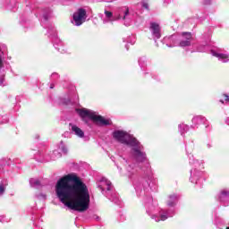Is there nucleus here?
Listing matches in <instances>:
<instances>
[{
  "instance_id": "16",
  "label": "nucleus",
  "mask_w": 229,
  "mask_h": 229,
  "mask_svg": "<svg viewBox=\"0 0 229 229\" xmlns=\"http://www.w3.org/2000/svg\"><path fill=\"white\" fill-rule=\"evenodd\" d=\"M52 13H53V11H51V9H47L43 13V17L41 19V25L44 26L45 28H47V26H46V23L47 22V21H49V19H51Z\"/></svg>"
},
{
  "instance_id": "35",
  "label": "nucleus",
  "mask_w": 229,
  "mask_h": 229,
  "mask_svg": "<svg viewBox=\"0 0 229 229\" xmlns=\"http://www.w3.org/2000/svg\"><path fill=\"white\" fill-rule=\"evenodd\" d=\"M220 103H223V104H225V100H223V99H220Z\"/></svg>"
},
{
  "instance_id": "34",
  "label": "nucleus",
  "mask_w": 229,
  "mask_h": 229,
  "mask_svg": "<svg viewBox=\"0 0 229 229\" xmlns=\"http://www.w3.org/2000/svg\"><path fill=\"white\" fill-rule=\"evenodd\" d=\"M50 89H55V84H51Z\"/></svg>"
},
{
  "instance_id": "10",
  "label": "nucleus",
  "mask_w": 229,
  "mask_h": 229,
  "mask_svg": "<svg viewBox=\"0 0 229 229\" xmlns=\"http://www.w3.org/2000/svg\"><path fill=\"white\" fill-rule=\"evenodd\" d=\"M51 32L54 35L53 42L55 49H57V51H60V53H65V50L64 49V43H62V41L56 38V30H55V27H53L52 25L48 27V33Z\"/></svg>"
},
{
  "instance_id": "28",
  "label": "nucleus",
  "mask_w": 229,
  "mask_h": 229,
  "mask_svg": "<svg viewBox=\"0 0 229 229\" xmlns=\"http://www.w3.org/2000/svg\"><path fill=\"white\" fill-rule=\"evenodd\" d=\"M4 191H5L4 184H0V194H4Z\"/></svg>"
},
{
  "instance_id": "31",
  "label": "nucleus",
  "mask_w": 229,
  "mask_h": 229,
  "mask_svg": "<svg viewBox=\"0 0 229 229\" xmlns=\"http://www.w3.org/2000/svg\"><path fill=\"white\" fill-rule=\"evenodd\" d=\"M52 78H58V73H53Z\"/></svg>"
},
{
  "instance_id": "2",
  "label": "nucleus",
  "mask_w": 229,
  "mask_h": 229,
  "mask_svg": "<svg viewBox=\"0 0 229 229\" xmlns=\"http://www.w3.org/2000/svg\"><path fill=\"white\" fill-rule=\"evenodd\" d=\"M113 137L115 140L121 142V144H126V146L131 148V155L138 164H141L142 162L148 164V157H146L144 147L140 145V142H139L132 135H130L124 131H114L113 132Z\"/></svg>"
},
{
  "instance_id": "7",
  "label": "nucleus",
  "mask_w": 229,
  "mask_h": 229,
  "mask_svg": "<svg viewBox=\"0 0 229 229\" xmlns=\"http://www.w3.org/2000/svg\"><path fill=\"white\" fill-rule=\"evenodd\" d=\"M130 13V9L128 7H121L118 11L114 13L110 11H105L106 18H103V24H108V22H114L121 19L126 20V16Z\"/></svg>"
},
{
  "instance_id": "24",
  "label": "nucleus",
  "mask_w": 229,
  "mask_h": 229,
  "mask_svg": "<svg viewBox=\"0 0 229 229\" xmlns=\"http://www.w3.org/2000/svg\"><path fill=\"white\" fill-rule=\"evenodd\" d=\"M123 42L133 45L135 44V38L128 37L127 38H123Z\"/></svg>"
},
{
  "instance_id": "5",
  "label": "nucleus",
  "mask_w": 229,
  "mask_h": 229,
  "mask_svg": "<svg viewBox=\"0 0 229 229\" xmlns=\"http://www.w3.org/2000/svg\"><path fill=\"white\" fill-rule=\"evenodd\" d=\"M145 207L147 208V214L151 216V219H154L157 223L159 221H165L169 219V217H173L174 216V210H161L159 216L151 215V212L155 210V206H153V198L148 197L147 202L145 203Z\"/></svg>"
},
{
  "instance_id": "26",
  "label": "nucleus",
  "mask_w": 229,
  "mask_h": 229,
  "mask_svg": "<svg viewBox=\"0 0 229 229\" xmlns=\"http://www.w3.org/2000/svg\"><path fill=\"white\" fill-rule=\"evenodd\" d=\"M38 199H46V198H47V196L44 193H40L37 196Z\"/></svg>"
},
{
  "instance_id": "30",
  "label": "nucleus",
  "mask_w": 229,
  "mask_h": 229,
  "mask_svg": "<svg viewBox=\"0 0 229 229\" xmlns=\"http://www.w3.org/2000/svg\"><path fill=\"white\" fill-rule=\"evenodd\" d=\"M143 8H146V10H148V8H149V6L148 5L147 3H143Z\"/></svg>"
},
{
  "instance_id": "25",
  "label": "nucleus",
  "mask_w": 229,
  "mask_h": 229,
  "mask_svg": "<svg viewBox=\"0 0 229 229\" xmlns=\"http://www.w3.org/2000/svg\"><path fill=\"white\" fill-rule=\"evenodd\" d=\"M0 86L4 87V74H0Z\"/></svg>"
},
{
  "instance_id": "15",
  "label": "nucleus",
  "mask_w": 229,
  "mask_h": 229,
  "mask_svg": "<svg viewBox=\"0 0 229 229\" xmlns=\"http://www.w3.org/2000/svg\"><path fill=\"white\" fill-rule=\"evenodd\" d=\"M211 55L213 56H216L218 58L219 62H222L223 64H226L229 62V55L228 54H223V53H217L216 51H211Z\"/></svg>"
},
{
  "instance_id": "9",
  "label": "nucleus",
  "mask_w": 229,
  "mask_h": 229,
  "mask_svg": "<svg viewBox=\"0 0 229 229\" xmlns=\"http://www.w3.org/2000/svg\"><path fill=\"white\" fill-rule=\"evenodd\" d=\"M85 21H87V11L83 8L78 9L72 15V24L81 26Z\"/></svg>"
},
{
  "instance_id": "36",
  "label": "nucleus",
  "mask_w": 229,
  "mask_h": 229,
  "mask_svg": "<svg viewBox=\"0 0 229 229\" xmlns=\"http://www.w3.org/2000/svg\"><path fill=\"white\" fill-rule=\"evenodd\" d=\"M226 123H227V124H229V118H227Z\"/></svg>"
},
{
  "instance_id": "38",
  "label": "nucleus",
  "mask_w": 229,
  "mask_h": 229,
  "mask_svg": "<svg viewBox=\"0 0 229 229\" xmlns=\"http://www.w3.org/2000/svg\"><path fill=\"white\" fill-rule=\"evenodd\" d=\"M226 229H229V227H227Z\"/></svg>"
},
{
  "instance_id": "3",
  "label": "nucleus",
  "mask_w": 229,
  "mask_h": 229,
  "mask_svg": "<svg viewBox=\"0 0 229 229\" xmlns=\"http://www.w3.org/2000/svg\"><path fill=\"white\" fill-rule=\"evenodd\" d=\"M186 151L189 157V164L192 167L191 170L190 182L196 185H201L205 182V166L203 161H199L194 158V156L190 152L189 148H186Z\"/></svg>"
},
{
  "instance_id": "32",
  "label": "nucleus",
  "mask_w": 229,
  "mask_h": 229,
  "mask_svg": "<svg viewBox=\"0 0 229 229\" xmlns=\"http://www.w3.org/2000/svg\"><path fill=\"white\" fill-rule=\"evenodd\" d=\"M139 64L140 65V67H142V60L139 61Z\"/></svg>"
},
{
  "instance_id": "4",
  "label": "nucleus",
  "mask_w": 229,
  "mask_h": 229,
  "mask_svg": "<svg viewBox=\"0 0 229 229\" xmlns=\"http://www.w3.org/2000/svg\"><path fill=\"white\" fill-rule=\"evenodd\" d=\"M77 114L80 115L81 120L86 123V124L89 123L88 119H91L93 123L96 124H98V126H108L110 124V120L109 119H105L103 116L98 114V113L87 109V108H82V109H76Z\"/></svg>"
},
{
  "instance_id": "23",
  "label": "nucleus",
  "mask_w": 229,
  "mask_h": 229,
  "mask_svg": "<svg viewBox=\"0 0 229 229\" xmlns=\"http://www.w3.org/2000/svg\"><path fill=\"white\" fill-rule=\"evenodd\" d=\"M62 157V154L58 152V150H55L53 152L52 160H56V158H60Z\"/></svg>"
},
{
  "instance_id": "29",
  "label": "nucleus",
  "mask_w": 229,
  "mask_h": 229,
  "mask_svg": "<svg viewBox=\"0 0 229 229\" xmlns=\"http://www.w3.org/2000/svg\"><path fill=\"white\" fill-rule=\"evenodd\" d=\"M4 67V64H3V58L0 55V69H3Z\"/></svg>"
},
{
  "instance_id": "27",
  "label": "nucleus",
  "mask_w": 229,
  "mask_h": 229,
  "mask_svg": "<svg viewBox=\"0 0 229 229\" xmlns=\"http://www.w3.org/2000/svg\"><path fill=\"white\" fill-rule=\"evenodd\" d=\"M223 98H224V101H225V104L229 105V96L226 94H224Z\"/></svg>"
},
{
  "instance_id": "19",
  "label": "nucleus",
  "mask_w": 229,
  "mask_h": 229,
  "mask_svg": "<svg viewBox=\"0 0 229 229\" xmlns=\"http://www.w3.org/2000/svg\"><path fill=\"white\" fill-rule=\"evenodd\" d=\"M123 164H125V165H127V174L128 176H131V174H135L136 170L135 168L131 167V165L128 164V161H126V159H123Z\"/></svg>"
},
{
  "instance_id": "18",
  "label": "nucleus",
  "mask_w": 229,
  "mask_h": 229,
  "mask_svg": "<svg viewBox=\"0 0 229 229\" xmlns=\"http://www.w3.org/2000/svg\"><path fill=\"white\" fill-rule=\"evenodd\" d=\"M176 203H178V195H176V194L170 195L169 199L167 201V205L169 207H174V205H176Z\"/></svg>"
},
{
  "instance_id": "8",
  "label": "nucleus",
  "mask_w": 229,
  "mask_h": 229,
  "mask_svg": "<svg viewBox=\"0 0 229 229\" xmlns=\"http://www.w3.org/2000/svg\"><path fill=\"white\" fill-rule=\"evenodd\" d=\"M170 42L172 45L170 47H189L191 46V42H192V34L191 32H182L181 36H171Z\"/></svg>"
},
{
  "instance_id": "22",
  "label": "nucleus",
  "mask_w": 229,
  "mask_h": 229,
  "mask_svg": "<svg viewBox=\"0 0 229 229\" xmlns=\"http://www.w3.org/2000/svg\"><path fill=\"white\" fill-rule=\"evenodd\" d=\"M59 150L62 151L64 155L67 154V147H65V144H64V141H61L59 145Z\"/></svg>"
},
{
  "instance_id": "21",
  "label": "nucleus",
  "mask_w": 229,
  "mask_h": 229,
  "mask_svg": "<svg viewBox=\"0 0 229 229\" xmlns=\"http://www.w3.org/2000/svg\"><path fill=\"white\" fill-rule=\"evenodd\" d=\"M30 183L34 189L40 188V181L38 179H30Z\"/></svg>"
},
{
  "instance_id": "13",
  "label": "nucleus",
  "mask_w": 229,
  "mask_h": 229,
  "mask_svg": "<svg viewBox=\"0 0 229 229\" xmlns=\"http://www.w3.org/2000/svg\"><path fill=\"white\" fill-rule=\"evenodd\" d=\"M71 131L73 135L79 137V139H83L85 137V132L81 128L78 127L76 124L70 123Z\"/></svg>"
},
{
  "instance_id": "11",
  "label": "nucleus",
  "mask_w": 229,
  "mask_h": 229,
  "mask_svg": "<svg viewBox=\"0 0 229 229\" xmlns=\"http://www.w3.org/2000/svg\"><path fill=\"white\" fill-rule=\"evenodd\" d=\"M149 30L154 40H158V38L162 37V35L160 34V25H158V23L151 22Z\"/></svg>"
},
{
  "instance_id": "20",
  "label": "nucleus",
  "mask_w": 229,
  "mask_h": 229,
  "mask_svg": "<svg viewBox=\"0 0 229 229\" xmlns=\"http://www.w3.org/2000/svg\"><path fill=\"white\" fill-rule=\"evenodd\" d=\"M178 128L181 135H183V133H186V131H189V125L187 124L181 123L179 124Z\"/></svg>"
},
{
  "instance_id": "6",
  "label": "nucleus",
  "mask_w": 229,
  "mask_h": 229,
  "mask_svg": "<svg viewBox=\"0 0 229 229\" xmlns=\"http://www.w3.org/2000/svg\"><path fill=\"white\" fill-rule=\"evenodd\" d=\"M98 189L101 190L102 194L112 200L114 203H119V196L114 193V186L108 179L102 177L98 182Z\"/></svg>"
},
{
  "instance_id": "37",
  "label": "nucleus",
  "mask_w": 229,
  "mask_h": 229,
  "mask_svg": "<svg viewBox=\"0 0 229 229\" xmlns=\"http://www.w3.org/2000/svg\"><path fill=\"white\" fill-rule=\"evenodd\" d=\"M126 49L128 50V45L125 46Z\"/></svg>"
},
{
  "instance_id": "33",
  "label": "nucleus",
  "mask_w": 229,
  "mask_h": 229,
  "mask_svg": "<svg viewBox=\"0 0 229 229\" xmlns=\"http://www.w3.org/2000/svg\"><path fill=\"white\" fill-rule=\"evenodd\" d=\"M204 4H210V1L204 2Z\"/></svg>"
},
{
  "instance_id": "12",
  "label": "nucleus",
  "mask_w": 229,
  "mask_h": 229,
  "mask_svg": "<svg viewBox=\"0 0 229 229\" xmlns=\"http://www.w3.org/2000/svg\"><path fill=\"white\" fill-rule=\"evenodd\" d=\"M218 199L220 203L224 204V207H228L229 204V190L224 189L220 191L218 195Z\"/></svg>"
},
{
  "instance_id": "14",
  "label": "nucleus",
  "mask_w": 229,
  "mask_h": 229,
  "mask_svg": "<svg viewBox=\"0 0 229 229\" xmlns=\"http://www.w3.org/2000/svg\"><path fill=\"white\" fill-rule=\"evenodd\" d=\"M191 122L192 128H198V126H199L200 124H207V118L201 115H197L192 118Z\"/></svg>"
},
{
  "instance_id": "1",
  "label": "nucleus",
  "mask_w": 229,
  "mask_h": 229,
  "mask_svg": "<svg viewBox=\"0 0 229 229\" xmlns=\"http://www.w3.org/2000/svg\"><path fill=\"white\" fill-rule=\"evenodd\" d=\"M55 194L59 201L71 210L86 212L90 207L89 188L76 174L59 179L55 183Z\"/></svg>"
},
{
  "instance_id": "17",
  "label": "nucleus",
  "mask_w": 229,
  "mask_h": 229,
  "mask_svg": "<svg viewBox=\"0 0 229 229\" xmlns=\"http://www.w3.org/2000/svg\"><path fill=\"white\" fill-rule=\"evenodd\" d=\"M149 182H142V183H138L135 185V190H136V192H139V191H148V189H149Z\"/></svg>"
}]
</instances>
